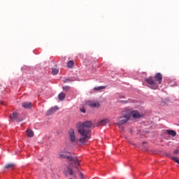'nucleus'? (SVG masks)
Masks as SVG:
<instances>
[{"mask_svg":"<svg viewBox=\"0 0 179 179\" xmlns=\"http://www.w3.org/2000/svg\"><path fill=\"white\" fill-rule=\"evenodd\" d=\"M93 124L90 121L85 122L84 123L80 122L78 126V132L81 135L79 139L80 145H85L87 141L90 139V128H92Z\"/></svg>","mask_w":179,"mask_h":179,"instance_id":"nucleus-1","label":"nucleus"},{"mask_svg":"<svg viewBox=\"0 0 179 179\" xmlns=\"http://www.w3.org/2000/svg\"><path fill=\"white\" fill-rule=\"evenodd\" d=\"M163 80V74L157 73L155 74L154 79L153 77H148L145 78V82L148 85V87L152 90H157L159 89V85H162Z\"/></svg>","mask_w":179,"mask_h":179,"instance_id":"nucleus-2","label":"nucleus"},{"mask_svg":"<svg viewBox=\"0 0 179 179\" xmlns=\"http://www.w3.org/2000/svg\"><path fill=\"white\" fill-rule=\"evenodd\" d=\"M59 157L62 159H67L69 162H71V164H74L75 169H79L80 164V161L76 157H72L71 152H61L59 154Z\"/></svg>","mask_w":179,"mask_h":179,"instance_id":"nucleus-3","label":"nucleus"},{"mask_svg":"<svg viewBox=\"0 0 179 179\" xmlns=\"http://www.w3.org/2000/svg\"><path fill=\"white\" fill-rule=\"evenodd\" d=\"M129 118V114H125L124 115L120 117L117 125H122L123 124H125V122H128Z\"/></svg>","mask_w":179,"mask_h":179,"instance_id":"nucleus-4","label":"nucleus"},{"mask_svg":"<svg viewBox=\"0 0 179 179\" xmlns=\"http://www.w3.org/2000/svg\"><path fill=\"white\" fill-rule=\"evenodd\" d=\"M86 104L92 108H99L100 107V102L98 101H88Z\"/></svg>","mask_w":179,"mask_h":179,"instance_id":"nucleus-5","label":"nucleus"},{"mask_svg":"<svg viewBox=\"0 0 179 179\" xmlns=\"http://www.w3.org/2000/svg\"><path fill=\"white\" fill-rule=\"evenodd\" d=\"M133 117V118H134L135 120L138 119V118H142V117H143V113H140L139 112H138V110H131L129 113V117Z\"/></svg>","mask_w":179,"mask_h":179,"instance_id":"nucleus-6","label":"nucleus"},{"mask_svg":"<svg viewBox=\"0 0 179 179\" xmlns=\"http://www.w3.org/2000/svg\"><path fill=\"white\" fill-rule=\"evenodd\" d=\"M19 118V114H17V113L13 112L10 115V120H11V121H16L17 122H22V121H23V118Z\"/></svg>","mask_w":179,"mask_h":179,"instance_id":"nucleus-7","label":"nucleus"},{"mask_svg":"<svg viewBox=\"0 0 179 179\" xmlns=\"http://www.w3.org/2000/svg\"><path fill=\"white\" fill-rule=\"evenodd\" d=\"M69 135L71 142H76V134H75V130H73V129H70L69 130Z\"/></svg>","mask_w":179,"mask_h":179,"instance_id":"nucleus-8","label":"nucleus"},{"mask_svg":"<svg viewBox=\"0 0 179 179\" xmlns=\"http://www.w3.org/2000/svg\"><path fill=\"white\" fill-rule=\"evenodd\" d=\"M59 110V108L58 106L52 107L46 112V115H52L55 111H58Z\"/></svg>","mask_w":179,"mask_h":179,"instance_id":"nucleus-9","label":"nucleus"},{"mask_svg":"<svg viewBox=\"0 0 179 179\" xmlns=\"http://www.w3.org/2000/svg\"><path fill=\"white\" fill-rule=\"evenodd\" d=\"M106 124H108V120L103 119L97 123L96 127H103V125H106Z\"/></svg>","mask_w":179,"mask_h":179,"instance_id":"nucleus-10","label":"nucleus"},{"mask_svg":"<svg viewBox=\"0 0 179 179\" xmlns=\"http://www.w3.org/2000/svg\"><path fill=\"white\" fill-rule=\"evenodd\" d=\"M22 106L24 108L30 109L31 108V102H23Z\"/></svg>","mask_w":179,"mask_h":179,"instance_id":"nucleus-11","label":"nucleus"},{"mask_svg":"<svg viewBox=\"0 0 179 179\" xmlns=\"http://www.w3.org/2000/svg\"><path fill=\"white\" fill-rule=\"evenodd\" d=\"M26 134L29 138H33V136H34V132H33V130L31 129H27Z\"/></svg>","mask_w":179,"mask_h":179,"instance_id":"nucleus-12","label":"nucleus"},{"mask_svg":"<svg viewBox=\"0 0 179 179\" xmlns=\"http://www.w3.org/2000/svg\"><path fill=\"white\" fill-rule=\"evenodd\" d=\"M66 94H65V93L64 92H61L58 95V99L60 101H63V100H65V97H66Z\"/></svg>","mask_w":179,"mask_h":179,"instance_id":"nucleus-13","label":"nucleus"},{"mask_svg":"<svg viewBox=\"0 0 179 179\" xmlns=\"http://www.w3.org/2000/svg\"><path fill=\"white\" fill-rule=\"evenodd\" d=\"M168 135H171V136H176L177 133L174 130H167L166 131Z\"/></svg>","mask_w":179,"mask_h":179,"instance_id":"nucleus-14","label":"nucleus"},{"mask_svg":"<svg viewBox=\"0 0 179 179\" xmlns=\"http://www.w3.org/2000/svg\"><path fill=\"white\" fill-rule=\"evenodd\" d=\"M74 65H75V63L73 62V61L70 60L67 63V68L72 69L73 68Z\"/></svg>","mask_w":179,"mask_h":179,"instance_id":"nucleus-15","label":"nucleus"},{"mask_svg":"<svg viewBox=\"0 0 179 179\" xmlns=\"http://www.w3.org/2000/svg\"><path fill=\"white\" fill-rule=\"evenodd\" d=\"M15 167V164H7L5 166L4 169H11L13 170V168Z\"/></svg>","mask_w":179,"mask_h":179,"instance_id":"nucleus-16","label":"nucleus"},{"mask_svg":"<svg viewBox=\"0 0 179 179\" xmlns=\"http://www.w3.org/2000/svg\"><path fill=\"white\" fill-rule=\"evenodd\" d=\"M58 72H59V69L55 68L52 69V75H57Z\"/></svg>","mask_w":179,"mask_h":179,"instance_id":"nucleus-17","label":"nucleus"},{"mask_svg":"<svg viewBox=\"0 0 179 179\" xmlns=\"http://www.w3.org/2000/svg\"><path fill=\"white\" fill-rule=\"evenodd\" d=\"M103 89H106V87L104 86H99V87H94V90H96V91H100V90H103Z\"/></svg>","mask_w":179,"mask_h":179,"instance_id":"nucleus-18","label":"nucleus"},{"mask_svg":"<svg viewBox=\"0 0 179 179\" xmlns=\"http://www.w3.org/2000/svg\"><path fill=\"white\" fill-rule=\"evenodd\" d=\"M67 171L70 176L73 174V171L71 169V166H67Z\"/></svg>","mask_w":179,"mask_h":179,"instance_id":"nucleus-19","label":"nucleus"},{"mask_svg":"<svg viewBox=\"0 0 179 179\" xmlns=\"http://www.w3.org/2000/svg\"><path fill=\"white\" fill-rule=\"evenodd\" d=\"M62 89H63L64 92H68V90H69L71 89V87H69V86H64L62 87Z\"/></svg>","mask_w":179,"mask_h":179,"instance_id":"nucleus-20","label":"nucleus"},{"mask_svg":"<svg viewBox=\"0 0 179 179\" xmlns=\"http://www.w3.org/2000/svg\"><path fill=\"white\" fill-rule=\"evenodd\" d=\"M171 159L172 160H173V162H176V163H178V160H179L178 157H173Z\"/></svg>","mask_w":179,"mask_h":179,"instance_id":"nucleus-21","label":"nucleus"},{"mask_svg":"<svg viewBox=\"0 0 179 179\" xmlns=\"http://www.w3.org/2000/svg\"><path fill=\"white\" fill-rule=\"evenodd\" d=\"M117 127H119L120 129H121V131H125V128H124V127H122V124H117Z\"/></svg>","mask_w":179,"mask_h":179,"instance_id":"nucleus-22","label":"nucleus"},{"mask_svg":"<svg viewBox=\"0 0 179 179\" xmlns=\"http://www.w3.org/2000/svg\"><path fill=\"white\" fill-rule=\"evenodd\" d=\"M69 82H72V80L69 79V78H66L64 80V83H68Z\"/></svg>","mask_w":179,"mask_h":179,"instance_id":"nucleus-23","label":"nucleus"},{"mask_svg":"<svg viewBox=\"0 0 179 179\" xmlns=\"http://www.w3.org/2000/svg\"><path fill=\"white\" fill-rule=\"evenodd\" d=\"M80 111H81V113H83L84 114L86 113V109H85V108H81L80 109Z\"/></svg>","mask_w":179,"mask_h":179,"instance_id":"nucleus-24","label":"nucleus"},{"mask_svg":"<svg viewBox=\"0 0 179 179\" xmlns=\"http://www.w3.org/2000/svg\"><path fill=\"white\" fill-rule=\"evenodd\" d=\"M178 153H179V150H176L175 151H173V155H177Z\"/></svg>","mask_w":179,"mask_h":179,"instance_id":"nucleus-25","label":"nucleus"},{"mask_svg":"<svg viewBox=\"0 0 179 179\" xmlns=\"http://www.w3.org/2000/svg\"><path fill=\"white\" fill-rule=\"evenodd\" d=\"M0 104H1V106H5V101H0Z\"/></svg>","mask_w":179,"mask_h":179,"instance_id":"nucleus-26","label":"nucleus"},{"mask_svg":"<svg viewBox=\"0 0 179 179\" xmlns=\"http://www.w3.org/2000/svg\"><path fill=\"white\" fill-rule=\"evenodd\" d=\"M121 103H124V104H127V103H128V101H122Z\"/></svg>","mask_w":179,"mask_h":179,"instance_id":"nucleus-27","label":"nucleus"},{"mask_svg":"<svg viewBox=\"0 0 179 179\" xmlns=\"http://www.w3.org/2000/svg\"><path fill=\"white\" fill-rule=\"evenodd\" d=\"M81 177H83V173H80Z\"/></svg>","mask_w":179,"mask_h":179,"instance_id":"nucleus-28","label":"nucleus"},{"mask_svg":"<svg viewBox=\"0 0 179 179\" xmlns=\"http://www.w3.org/2000/svg\"><path fill=\"white\" fill-rule=\"evenodd\" d=\"M145 143H146V142H143V145H145Z\"/></svg>","mask_w":179,"mask_h":179,"instance_id":"nucleus-29","label":"nucleus"},{"mask_svg":"<svg viewBox=\"0 0 179 179\" xmlns=\"http://www.w3.org/2000/svg\"><path fill=\"white\" fill-rule=\"evenodd\" d=\"M178 164H179V159H178Z\"/></svg>","mask_w":179,"mask_h":179,"instance_id":"nucleus-30","label":"nucleus"},{"mask_svg":"<svg viewBox=\"0 0 179 179\" xmlns=\"http://www.w3.org/2000/svg\"><path fill=\"white\" fill-rule=\"evenodd\" d=\"M122 99H124V96H122Z\"/></svg>","mask_w":179,"mask_h":179,"instance_id":"nucleus-31","label":"nucleus"},{"mask_svg":"<svg viewBox=\"0 0 179 179\" xmlns=\"http://www.w3.org/2000/svg\"><path fill=\"white\" fill-rule=\"evenodd\" d=\"M0 127H1V124H0Z\"/></svg>","mask_w":179,"mask_h":179,"instance_id":"nucleus-32","label":"nucleus"}]
</instances>
